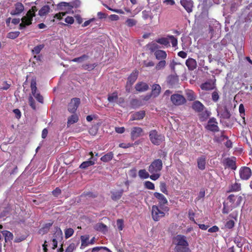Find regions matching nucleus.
Returning <instances> with one entry per match:
<instances>
[{
	"mask_svg": "<svg viewBox=\"0 0 252 252\" xmlns=\"http://www.w3.org/2000/svg\"><path fill=\"white\" fill-rule=\"evenodd\" d=\"M227 202L223 203L222 213L223 214H227L230 211L239 206L243 200V197L240 195L231 194L227 197Z\"/></svg>",
	"mask_w": 252,
	"mask_h": 252,
	"instance_id": "f257e3e1",
	"label": "nucleus"
},
{
	"mask_svg": "<svg viewBox=\"0 0 252 252\" xmlns=\"http://www.w3.org/2000/svg\"><path fill=\"white\" fill-rule=\"evenodd\" d=\"M169 211V208L168 206L154 205L152 207V218L154 221H158L161 218L164 217Z\"/></svg>",
	"mask_w": 252,
	"mask_h": 252,
	"instance_id": "f03ea898",
	"label": "nucleus"
},
{
	"mask_svg": "<svg viewBox=\"0 0 252 252\" xmlns=\"http://www.w3.org/2000/svg\"><path fill=\"white\" fill-rule=\"evenodd\" d=\"M149 138L151 142L156 145H159L164 140L163 135L158 134L156 130H151L149 133Z\"/></svg>",
	"mask_w": 252,
	"mask_h": 252,
	"instance_id": "7ed1b4c3",
	"label": "nucleus"
},
{
	"mask_svg": "<svg viewBox=\"0 0 252 252\" xmlns=\"http://www.w3.org/2000/svg\"><path fill=\"white\" fill-rule=\"evenodd\" d=\"M162 168V161L160 159H155L148 167V171L150 173L158 172Z\"/></svg>",
	"mask_w": 252,
	"mask_h": 252,
	"instance_id": "20e7f679",
	"label": "nucleus"
},
{
	"mask_svg": "<svg viewBox=\"0 0 252 252\" xmlns=\"http://www.w3.org/2000/svg\"><path fill=\"white\" fill-rule=\"evenodd\" d=\"M170 100L172 103L175 106H181L187 102L185 97L182 94H174L171 95Z\"/></svg>",
	"mask_w": 252,
	"mask_h": 252,
	"instance_id": "39448f33",
	"label": "nucleus"
},
{
	"mask_svg": "<svg viewBox=\"0 0 252 252\" xmlns=\"http://www.w3.org/2000/svg\"><path fill=\"white\" fill-rule=\"evenodd\" d=\"M173 242L176 245L175 247L189 246L186 237L181 234H178L174 237Z\"/></svg>",
	"mask_w": 252,
	"mask_h": 252,
	"instance_id": "423d86ee",
	"label": "nucleus"
},
{
	"mask_svg": "<svg viewBox=\"0 0 252 252\" xmlns=\"http://www.w3.org/2000/svg\"><path fill=\"white\" fill-rule=\"evenodd\" d=\"M218 122L214 117H212L209 119L207 125L205 126V128L212 132H218L219 131V127L218 126Z\"/></svg>",
	"mask_w": 252,
	"mask_h": 252,
	"instance_id": "0eeeda50",
	"label": "nucleus"
},
{
	"mask_svg": "<svg viewBox=\"0 0 252 252\" xmlns=\"http://www.w3.org/2000/svg\"><path fill=\"white\" fill-rule=\"evenodd\" d=\"M33 18L31 15L26 13V15L23 16L21 20V23L19 24V30H24L27 26H30L32 24V22L33 20Z\"/></svg>",
	"mask_w": 252,
	"mask_h": 252,
	"instance_id": "6e6552de",
	"label": "nucleus"
},
{
	"mask_svg": "<svg viewBox=\"0 0 252 252\" xmlns=\"http://www.w3.org/2000/svg\"><path fill=\"white\" fill-rule=\"evenodd\" d=\"M252 174V170L247 166L242 167L239 170L240 177L242 180H248L251 177Z\"/></svg>",
	"mask_w": 252,
	"mask_h": 252,
	"instance_id": "1a4fd4ad",
	"label": "nucleus"
},
{
	"mask_svg": "<svg viewBox=\"0 0 252 252\" xmlns=\"http://www.w3.org/2000/svg\"><path fill=\"white\" fill-rule=\"evenodd\" d=\"M80 103V99L79 98H73L71 100V101L68 105V110L71 113H74L76 112Z\"/></svg>",
	"mask_w": 252,
	"mask_h": 252,
	"instance_id": "9d476101",
	"label": "nucleus"
},
{
	"mask_svg": "<svg viewBox=\"0 0 252 252\" xmlns=\"http://www.w3.org/2000/svg\"><path fill=\"white\" fill-rule=\"evenodd\" d=\"M143 130L142 128L138 126H134L131 128L130 137L132 140L136 139L138 137L142 135Z\"/></svg>",
	"mask_w": 252,
	"mask_h": 252,
	"instance_id": "9b49d317",
	"label": "nucleus"
},
{
	"mask_svg": "<svg viewBox=\"0 0 252 252\" xmlns=\"http://www.w3.org/2000/svg\"><path fill=\"white\" fill-rule=\"evenodd\" d=\"M154 197L158 200V205L162 206H167L168 200L162 193L156 192L154 193Z\"/></svg>",
	"mask_w": 252,
	"mask_h": 252,
	"instance_id": "f8f14e48",
	"label": "nucleus"
},
{
	"mask_svg": "<svg viewBox=\"0 0 252 252\" xmlns=\"http://www.w3.org/2000/svg\"><path fill=\"white\" fill-rule=\"evenodd\" d=\"M24 10V5L20 2H17L14 4V9L10 11V14L11 15H18L21 14Z\"/></svg>",
	"mask_w": 252,
	"mask_h": 252,
	"instance_id": "ddd939ff",
	"label": "nucleus"
},
{
	"mask_svg": "<svg viewBox=\"0 0 252 252\" xmlns=\"http://www.w3.org/2000/svg\"><path fill=\"white\" fill-rule=\"evenodd\" d=\"M180 3L189 13L192 11L193 2L192 0H181Z\"/></svg>",
	"mask_w": 252,
	"mask_h": 252,
	"instance_id": "4468645a",
	"label": "nucleus"
},
{
	"mask_svg": "<svg viewBox=\"0 0 252 252\" xmlns=\"http://www.w3.org/2000/svg\"><path fill=\"white\" fill-rule=\"evenodd\" d=\"M52 240L53 249H55L58 246L59 241H61L63 239V233L61 230L57 231L54 235Z\"/></svg>",
	"mask_w": 252,
	"mask_h": 252,
	"instance_id": "2eb2a0df",
	"label": "nucleus"
},
{
	"mask_svg": "<svg viewBox=\"0 0 252 252\" xmlns=\"http://www.w3.org/2000/svg\"><path fill=\"white\" fill-rule=\"evenodd\" d=\"M192 109L197 113H200L205 109L204 105L199 101H194L191 105Z\"/></svg>",
	"mask_w": 252,
	"mask_h": 252,
	"instance_id": "dca6fc26",
	"label": "nucleus"
},
{
	"mask_svg": "<svg viewBox=\"0 0 252 252\" xmlns=\"http://www.w3.org/2000/svg\"><path fill=\"white\" fill-rule=\"evenodd\" d=\"M198 168L201 170H204L206 167V157L204 155L198 157L197 159Z\"/></svg>",
	"mask_w": 252,
	"mask_h": 252,
	"instance_id": "f3484780",
	"label": "nucleus"
},
{
	"mask_svg": "<svg viewBox=\"0 0 252 252\" xmlns=\"http://www.w3.org/2000/svg\"><path fill=\"white\" fill-rule=\"evenodd\" d=\"M124 190L123 189L111 191V198L113 201H116L121 199L122 197Z\"/></svg>",
	"mask_w": 252,
	"mask_h": 252,
	"instance_id": "a211bd4d",
	"label": "nucleus"
},
{
	"mask_svg": "<svg viewBox=\"0 0 252 252\" xmlns=\"http://www.w3.org/2000/svg\"><path fill=\"white\" fill-rule=\"evenodd\" d=\"M186 64L189 70L192 71L197 67V62L193 58H189L186 61Z\"/></svg>",
	"mask_w": 252,
	"mask_h": 252,
	"instance_id": "6ab92c4d",
	"label": "nucleus"
},
{
	"mask_svg": "<svg viewBox=\"0 0 252 252\" xmlns=\"http://www.w3.org/2000/svg\"><path fill=\"white\" fill-rule=\"evenodd\" d=\"M138 75V71L137 70H134L128 77L127 81V85L129 84L130 86H131L133 83L135 82L136 79H137Z\"/></svg>",
	"mask_w": 252,
	"mask_h": 252,
	"instance_id": "aec40b11",
	"label": "nucleus"
},
{
	"mask_svg": "<svg viewBox=\"0 0 252 252\" xmlns=\"http://www.w3.org/2000/svg\"><path fill=\"white\" fill-rule=\"evenodd\" d=\"M135 88L137 91L143 92L147 91L149 87L147 83L143 82H140L135 85Z\"/></svg>",
	"mask_w": 252,
	"mask_h": 252,
	"instance_id": "412c9836",
	"label": "nucleus"
},
{
	"mask_svg": "<svg viewBox=\"0 0 252 252\" xmlns=\"http://www.w3.org/2000/svg\"><path fill=\"white\" fill-rule=\"evenodd\" d=\"M146 47L147 50L149 51L151 53L154 54L158 51L159 48V45L154 42L148 43Z\"/></svg>",
	"mask_w": 252,
	"mask_h": 252,
	"instance_id": "4be33fe9",
	"label": "nucleus"
},
{
	"mask_svg": "<svg viewBox=\"0 0 252 252\" xmlns=\"http://www.w3.org/2000/svg\"><path fill=\"white\" fill-rule=\"evenodd\" d=\"M145 111L144 110L136 112L131 115L130 120L131 121L142 120L145 117Z\"/></svg>",
	"mask_w": 252,
	"mask_h": 252,
	"instance_id": "5701e85b",
	"label": "nucleus"
},
{
	"mask_svg": "<svg viewBox=\"0 0 252 252\" xmlns=\"http://www.w3.org/2000/svg\"><path fill=\"white\" fill-rule=\"evenodd\" d=\"M154 55L157 60L158 61L165 60L167 55L165 51L158 50L155 53Z\"/></svg>",
	"mask_w": 252,
	"mask_h": 252,
	"instance_id": "b1692460",
	"label": "nucleus"
},
{
	"mask_svg": "<svg viewBox=\"0 0 252 252\" xmlns=\"http://www.w3.org/2000/svg\"><path fill=\"white\" fill-rule=\"evenodd\" d=\"M211 115V112L208 111L207 110H205V111H202L200 113L198 114V117L200 122H205L206 121L209 116Z\"/></svg>",
	"mask_w": 252,
	"mask_h": 252,
	"instance_id": "393cba45",
	"label": "nucleus"
},
{
	"mask_svg": "<svg viewBox=\"0 0 252 252\" xmlns=\"http://www.w3.org/2000/svg\"><path fill=\"white\" fill-rule=\"evenodd\" d=\"M241 190V185L240 183L235 182L234 184H232L229 187V189L227 192H238Z\"/></svg>",
	"mask_w": 252,
	"mask_h": 252,
	"instance_id": "a878e982",
	"label": "nucleus"
},
{
	"mask_svg": "<svg viewBox=\"0 0 252 252\" xmlns=\"http://www.w3.org/2000/svg\"><path fill=\"white\" fill-rule=\"evenodd\" d=\"M161 87L159 84H154L152 86L151 94L154 97H157L160 93Z\"/></svg>",
	"mask_w": 252,
	"mask_h": 252,
	"instance_id": "bb28decb",
	"label": "nucleus"
},
{
	"mask_svg": "<svg viewBox=\"0 0 252 252\" xmlns=\"http://www.w3.org/2000/svg\"><path fill=\"white\" fill-rule=\"evenodd\" d=\"M89 239L90 236L89 235L81 236L80 239L81 241V245L80 249H83L84 248L87 247L89 245Z\"/></svg>",
	"mask_w": 252,
	"mask_h": 252,
	"instance_id": "cd10ccee",
	"label": "nucleus"
},
{
	"mask_svg": "<svg viewBox=\"0 0 252 252\" xmlns=\"http://www.w3.org/2000/svg\"><path fill=\"white\" fill-rule=\"evenodd\" d=\"M225 164L227 167L232 170H235L237 168L235 160L230 158H227L225 159Z\"/></svg>",
	"mask_w": 252,
	"mask_h": 252,
	"instance_id": "c85d7f7f",
	"label": "nucleus"
},
{
	"mask_svg": "<svg viewBox=\"0 0 252 252\" xmlns=\"http://www.w3.org/2000/svg\"><path fill=\"white\" fill-rule=\"evenodd\" d=\"M156 42L166 47L170 46V42L167 37H161L156 39Z\"/></svg>",
	"mask_w": 252,
	"mask_h": 252,
	"instance_id": "c756f323",
	"label": "nucleus"
},
{
	"mask_svg": "<svg viewBox=\"0 0 252 252\" xmlns=\"http://www.w3.org/2000/svg\"><path fill=\"white\" fill-rule=\"evenodd\" d=\"M79 120V117L76 114H73L68 118L67 125L69 127L71 125L77 123Z\"/></svg>",
	"mask_w": 252,
	"mask_h": 252,
	"instance_id": "7c9ffc66",
	"label": "nucleus"
},
{
	"mask_svg": "<svg viewBox=\"0 0 252 252\" xmlns=\"http://www.w3.org/2000/svg\"><path fill=\"white\" fill-rule=\"evenodd\" d=\"M96 160V159H94V160H89L84 161L81 164L79 167L81 169H86L88 167L94 165Z\"/></svg>",
	"mask_w": 252,
	"mask_h": 252,
	"instance_id": "2f4dec72",
	"label": "nucleus"
},
{
	"mask_svg": "<svg viewBox=\"0 0 252 252\" xmlns=\"http://www.w3.org/2000/svg\"><path fill=\"white\" fill-rule=\"evenodd\" d=\"M114 157V154L112 152H110L104 156H103L101 158L100 160L104 162H107L110 160H111Z\"/></svg>",
	"mask_w": 252,
	"mask_h": 252,
	"instance_id": "473e14b6",
	"label": "nucleus"
},
{
	"mask_svg": "<svg viewBox=\"0 0 252 252\" xmlns=\"http://www.w3.org/2000/svg\"><path fill=\"white\" fill-rule=\"evenodd\" d=\"M2 235L4 237L5 242L10 241L13 239V234L9 231L3 230L0 232Z\"/></svg>",
	"mask_w": 252,
	"mask_h": 252,
	"instance_id": "72a5a7b5",
	"label": "nucleus"
},
{
	"mask_svg": "<svg viewBox=\"0 0 252 252\" xmlns=\"http://www.w3.org/2000/svg\"><path fill=\"white\" fill-rule=\"evenodd\" d=\"M50 7L49 5H44L42 8L39 10L38 14L40 16H43L46 15L50 11Z\"/></svg>",
	"mask_w": 252,
	"mask_h": 252,
	"instance_id": "f704fd0d",
	"label": "nucleus"
},
{
	"mask_svg": "<svg viewBox=\"0 0 252 252\" xmlns=\"http://www.w3.org/2000/svg\"><path fill=\"white\" fill-rule=\"evenodd\" d=\"M187 99L189 101H193L196 99V95L194 92L192 90H189L186 93Z\"/></svg>",
	"mask_w": 252,
	"mask_h": 252,
	"instance_id": "c9c22d12",
	"label": "nucleus"
},
{
	"mask_svg": "<svg viewBox=\"0 0 252 252\" xmlns=\"http://www.w3.org/2000/svg\"><path fill=\"white\" fill-rule=\"evenodd\" d=\"M44 45L43 44L38 45L33 48L32 51V54L37 55L39 54V53L44 48Z\"/></svg>",
	"mask_w": 252,
	"mask_h": 252,
	"instance_id": "e433bc0d",
	"label": "nucleus"
},
{
	"mask_svg": "<svg viewBox=\"0 0 252 252\" xmlns=\"http://www.w3.org/2000/svg\"><path fill=\"white\" fill-rule=\"evenodd\" d=\"M166 62L165 60H160L156 65L155 69L157 70L163 69L166 66Z\"/></svg>",
	"mask_w": 252,
	"mask_h": 252,
	"instance_id": "4c0bfd02",
	"label": "nucleus"
},
{
	"mask_svg": "<svg viewBox=\"0 0 252 252\" xmlns=\"http://www.w3.org/2000/svg\"><path fill=\"white\" fill-rule=\"evenodd\" d=\"M31 89L32 94H34L37 91L36 82L35 78H32L31 82Z\"/></svg>",
	"mask_w": 252,
	"mask_h": 252,
	"instance_id": "58836bf2",
	"label": "nucleus"
},
{
	"mask_svg": "<svg viewBox=\"0 0 252 252\" xmlns=\"http://www.w3.org/2000/svg\"><path fill=\"white\" fill-rule=\"evenodd\" d=\"M118 98V93L117 92H114L112 94H109L108 96V100L110 102L115 101Z\"/></svg>",
	"mask_w": 252,
	"mask_h": 252,
	"instance_id": "ea45409f",
	"label": "nucleus"
},
{
	"mask_svg": "<svg viewBox=\"0 0 252 252\" xmlns=\"http://www.w3.org/2000/svg\"><path fill=\"white\" fill-rule=\"evenodd\" d=\"M138 175L141 179H147L149 177V174L145 169H141L139 170Z\"/></svg>",
	"mask_w": 252,
	"mask_h": 252,
	"instance_id": "a19ab883",
	"label": "nucleus"
},
{
	"mask_svg": "<svg viewBox=\"0 0 252 252\" xmlns=\"http://www.w3.org/2000/svg\"><path fill=\"white\" fill-rule=\"evenodd\" d=\"M175 252H190L189 246L175 247Z\"/></svg>",
	"mask_w": 252,
	"mask_h": 252,
	"instance_id": "79ce46f5",
	"label": "nucleus"
},
{
	"mask_svg": "<svg viewBox=\"0 0 252 252\" xmlns=\"http://www.w3.org/2000/svg\"><path fill=\"white\" fill-rule=\"evenodd\" d=\"M88 58L89 56L88 55L84 54L79 57L74 58L72 60V62L81 63L88 59Z\"/></svg>",
	"mask_w": 252,
	"mask_h": 252,
	"instance_id": "37998d69",
	"label": "nucleus"
},
{
	"mask_svg": "<svg viewBox=\"0 0 252 252\" xmlns=\"http://www.w3.org/2000/svg\"><path fill=\"white\" fill-rule=\"evenodd\" d=\"M95 229L98 231H101L103 232L107 231V226L102 223H99L97 224L96 225Z\"/></svg>",
	"mask_w": 252,
	"mask_h": 252,
	"instance_id": "c03bdc74",
	"label": "nucleus"
},
{
	"mask_svg": "<svg viewBox=\"0 0 252 252\" xmlns=\"http://www.w3.org/2000/svg\"><path fill=\"white\" fill-rule=\"evenodd\" d=\"M19 34H20V32L18 31L11 32H9V33H8V34L7 35V37L8 38L14 39H15L16 38H17V37H18Z\"/></svg>",
	"mask_w": 252,
	"mask_h": 252,
	"instance_id": "a18cd8bd",
	"label": "nucleus"
},
{
	"mask_svg": "<svg viewBox=\"0 0 252 252\" xmlns=\"http://www.w3.org/2000/svg\"><path fill=\"white\" fill-rule=\"evenodd\" d=\"M96 66L95 63L93 64H83L82 67L83 69L86 70H92Z\"/></svg>",
	"mask_w": 252,
	"mask_h": 252,
	"instance_id": "49530a36",
	"label": "nucleus"
},
{
	"mask_svg": "<svg viewBox=\"0 0 252 252\" xmlns=\"http://www.w3.org/2000/svg\"><path fill=\"white\" fill-rule=\"evenodd\" d=\"M74 233V230L71 228H67L64 231L65 237L67 239L71 237Z\"/></svg>",
	"mask_w": 252,
	"mask_h": 252,
	"instance_id": "de8ad7c7",
	"label": "nucleus"
},
{
	"mask_svg": "<svg viewBox=\"0 0 252 252\" xmlns=\"http://www.w3.org/2000/svg\"><path fill=\"white\" fill-rule=\"evenodd\" d=\"M37 11V8L35 6H33L32 8L27 12V14L31 15L32 17L35 16V12Z\"/></svg>",
	"mask_w": 252,
	"mask_h": 252,
	"instance_id": "09e8293b",
	"label": "nucleus"
},
{
	"mask_svg": "<svg viewBox=\"0 0 252 252\" xmlns=\"http://www.w3.org/2000/svg\"><path fill=\"white\" fill-rule=\"evenodd\" d=\"M220 98L219 93L217 91H214L212 94V100L216 102H217Z\"/></svg>",
	"mask_w": 252,
	"mask_h": 252,
	"instance_id": "8fccbe9b",
	"label": "nucleus"
},
{
	"mask_svg": "<svg viewBox=\"0 0 252 252\" xmlns=\"http://www.w3.org/2000/svg\"><path fill=\"white\" fill-rule=\"evenodd\" d=\"M160 190L161 192L163 193L167 194H168V190L166 188V185L164 182H161L160 183L159 185Z\"/></svg>",
	"mask_w": 252,
	"mask_h": 252,
	"instance_id": "3c124183",
	"label": "nucleus"
},
{
	"mask_svg": "<svg viewBox=\"0 0 252 252\" xmlns=\"http://www.w3.org/2000/svg\"><path fill=\"white\" fill-rule=\"evenodd\" d=\"M145 187L149 189H155V185L154 183L150 181H146L144 183Z\"/></svg>",
	"mask_w": 252,
	"mask_h": 252,
	"instance_id": "603ef678",
	"label": "nucleus"
},
{
	"mask_svg": "<svg viewBox=\"0 0 252 252\" xmlns=\"http://www.w3.org/2000/svg\"><path fill=\"white\" fill-rule=\"evenodd\" d=\"M201 89L205 90H210L213 89V87L210 83L206 82L202 84Z\"/></svg>",
	"mask_w": 252,
	"mask_h": 252,
	"instance_id": "864d4df0",
	"label": "nucleus"
},
{
	"mask_svg": "<svg viewBox=\"0 0 252 252\" xmlns=\"http://www.w3.org/2000/svg\"><path fill=\"white\" fill-rule=\"evenodd\" d=\"M239 113L240 114L241 117L244 119V121H245V117H244V116L245 115V107L243 104H240L239 105Z\"/></svg>",
	"mask_w": 252,
	"mask_h": 252,
	"instance_id": "5fc2aeb1",
	"label": "nucleus"
},
{
	"mask_svg": "<svg viewBox=\"0 0 252 252\" xmlns=\"http://www.w3.org/2000/svg\"><path fill=\"white\" fill-rule=\"evenodd\" d=\"M167 37L171 40V42L173 47H175L177 45L178 40L176 37L173 35H168Z\"/></svg>",
	"mask_w": 252,
	"mask_h": 252,
	"instance_id": "6e6d98bb",
	"label": "nucleus"
},
{
	"mask_svg": "<svg viewBox=\"0 0 252 252\" xmlns=\"http://www.w3.org/2000/svg\"><path fill=\"white\" fill-rule=\"evenodd\" d=\"M52 224H53L52 222L46 223L45 224V226L43 227H42L40 230V231L41 232H43V233H47L50 227L52 225Z\"/></svg>",
	"mask_w": 252,
	"mask_h": 252,
	"instance_id": "4d7b16f0",
	"label": "nucleus"
},
{
	"mask_svg": "<svg viewBox=\"0 0 252 252\" xmlns=\"http://www.w3.org/2000/svg\"><path fill=\"white\" fill-rule=\"evenodd\" d=\"M76 249L75 244L73 243H70L66 249L65 252H73Z\"/></svg>",
	"mask_w": 252,
	"mask_h": 252,
	"instance_id": "13d9d810",
	"label": "nucleus"
},
{
	"mask_svg": "<svg viewBox=\"0 0 252 252\" xmlns=\"http://www.w3.org/2000/svg\"><path fill=\"white\" fill-rule=\"evenodd\" d=\"M126 24L128 27H131L136 25V21L133 19H127L126 21Z\"/></svg>",
	"mask_w": 252,
	"mask_h": 252,
	"instance_id": "bf43d9fd",
	"label": "nucleus"
},
{
	"mask_svg": "<svg viewBox=\"0 0 252 252\" xmlns=\"http://www.w3.org/2000/svg\"><path fill=\"white\" fill-rule=\"evenodd\" d=\"M150 173L151 174V175L150 176L149 175V177H150V178L151 180H154V181H155V180H157V179H158L160 176V174L158 172Z\"/></svg>",
	"mask_w": 252,
	"mask_h": 252,
	"instance_id": "052dcab7",
	"label": "nucleus"
},
{
	"mask_svg": "<svg viewBox=\"0 0 252 252\" xmlns=\"http://www.w3.org/2000/svg\"><path fill=\"white\" fill-rule=\"evenodd\" d=\"M117 224L118 228L120 231H121L124 228V220L123 219H118L117 220Z\"/></svg>",
	"mask_w": 252,
	"mask_h": 252,
	"instance_id": "680f3d73",
	"label": "nucleus"
},
{
	"mask_svg": "<svg viewBox=\"0 0 252 252\" xmlns=\"http://www.w3.org/2000/svg\"><path fill=\"white\" fill-rule=\"evenodd\" d=\"M234 224L235 222L234 220H229L226 222L225 227L228 229H231L234 226Z\"/></svg>",
	"mask_w": 252,
	"mask_h": 252,
	"instance_id": "e2e57ef3",
	"label": "nucleus"
},
{
	"mask_svg": "<svg viewBox=\"0 0 252 252\" xmlns=\"http://www.w3.org/2000/svg\"><path fill=\"white\" fill-rule=\"evenodd\" d=\"M142 17L144 19L146 20L151 17V11L147 10H143L142 12Z\"/></svg>",
	"mask_w": 252,
	"mask_h": 252,
	"instance_id": "0e129e2a",
	"label": "nucleus"
},
{
	"mask_svg": "<svg viewBox=\"0 0 252 252\" xmlns=\"http://www.w3.org/2000/svg\"><path fill=\"white\" fill-rule=\"evenodd\" d=\"M194 216H195V213L193 212V210L191 209H190L189 211V218L191 221H192L194 223H196L195 220L194 218Z\"/></svg>",
	"mask_w": 252,
	"mask_h": 252,
	"instance_id": "69168bd1",
	"label": "nucleus"
},
{
	"mask_svg": "<svg viewBox=\"0 0 252 252\" xmlns=\"http://www.w3.org/2000/svg\"><path fill=\"white\" fill-rule=\"evenodd\" d=\"M36 100L40 103H43V98L42 96L39 93H36V92L32 94Z\"/></svg>",
	"mask_w": 252,
	"mask_h": 252,
	"instance_id": "338daca9",
	"label": "nucleus"
},
{
	"mask_svg": "<svg viewBox=\"0 0 252 252\" xmlns=\"http://www.w3.org/2000/svg\"><path fill=\"white\" fill-rule=\"evenodd\" d=\"M10 84H8L7 81H5L2 83L0 89L2 90H7L10 87Z\"/></svg>",
	"mask_w": 252,
	"mask_h": 252,
	"instance_id": "774afa93",
	"label": "nucleus"
}]
</instances>
